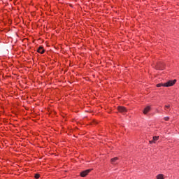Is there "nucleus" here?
I'll list each match as a JSON object with an SVG mask.
<instances>
[{
    "label": "nucleus",
    "mask_w": 179,
    "mask_h": 179,
    "mask_svg": "<svg viewBox=\"0 0 179 179\" xmlns=\"http://www.w3.org/2000/svg\"><path fill=\"white\" fill-rule=\"evenodd\" d=\"M176 82H177V80H169L166 83H159L157 85V87H162V86H164V87H170L171 86H174Z\"/></svg>",
    "instance_id": "f257e3e1"
},
{
    "label": "nucleus",
    "mask_w": 179,
    "mask_h": 179,
    "mask_svg": "<svg viewBox=\"0 0 179 179\" xmlns=\"http://www.w3.org/2000/svg\"><path fill=\"white\" fill-rule=\"evenodd\" d=\"M117 110L119 113H122V114H125V113L127 111V108H125L124 106H118Z\"/></svg>",
    "instance_id": "f03ea898"
},
{
    "label": "nucleus",
    "mask_w": 179,
    "mask_h": 179,
    "mask_svg": "<svg viewBox=\"0 0 179 179\" xmlns=\"http://www.w3.org/2000/svg\"><path fill=\"white\" fill-rule=\"evenodd\" d=\"M155 68H156V69L162 70V69H163V68H164V64H163V62H159L155 66Z\"/></svg>",
    "instance_id": "7ed1b4c3"
},
{
    "label": "nucleus",
    "mask_w": 179,
    "mask_h": 179,
    "mask_svg": "<svg viewBox=\"0 0 179 179\" xmlns=\"http://www.w3.org/2000/svg\"><path fill=\"white\" fill-rule=\"evenodd\" d=\"M92 171V169H87L85 171H83V172L80 173L81 177H86V176L88 175L89 173Z\"/></svg>",
    "instance_id": "20e7f679"
},
{
    "label": "nucleus",
    "mask_w": 179,
    "mask_h": 179,
    "mask_svg": "<svg viewBox=\"0 0 179 179\" xmlns=\"http://www.w3.org/2000/svg\"><path fill=\"white\" fill-rule=\"evenodd\" d=\"M37 51H38V52H39V54H44L45 50H44V48H43V46H40L38 48Z\"/></svg>",
    "instance_id": "39448f33"
},
{
    "label": "nucleus",
    "mask_w": 179,
    "mask_h": 179,
    "mask_svg": "<svg viewBox=\"0 0 179 179\" xmlns=\"http://www.w3.org/2000/svg\"><path fill=\"white\" fill-rule=\"evenodd\" d=\"M150 111V106H147L146 108H145V109L143 110V114L146 115Z\"/></svg>",
    "instance_id": "423d86ee"
},
{
    "label": "nucleus",
    "mask_w": 179,
    "mask_h": 179,
    "mask_svg": "<svg viewBox=\"0 0 179 179\" xmlns=\"http://www.w3.org/2000/svg\"><path fill=\"white\" fill-rule=\"evenodd\" d=\"M117 160H118V157H114L110 159V162L112 163V164H114V163H115Z\"/></svg>",
    "instance_id": "0eeeda50"
},
{
    "label": "nucleus",
    "mask_w": 179,
    "mask_h": 179,
    "mask_svg": "<svg viewBox=\"0 0 179 179\" xmlns=\"http://www.w3.org/2000/svg\"><path fill=\"white\" fill-rule=\"evenodd\" d=\"M157 179H164V176H163V174H159V175L157 176Z\"/></svg>",
    "instance_id": "6e6552de"
},
{
    "label": "nucleus",
    "mask_w": 179,
    "mask_h": 179,
    "mask_svg": "<svg viewBox=\"0 0 179 179\" xmlns=\"http://www.w3.org/2000/svg\"><path fill=\"white\" fill-rule=\"evenodd\" d=\"M152 139L156 142V141H159V136H154Z\"/></svg>",
    "instance_id": "1a4fd4ad"
},
{
    "label": "nucleus",
    "mask_w": 179,
    "mask_h": 179,
    "mask_svg": "<svg viewBox=\"0 0 179 179\" xmlns=\"http://www.w3.org/2000/svg\"><path fill=\"white\" fill-rule=\"evenodd\" d=\"M35 178L36 179L40 178V175L38 173L35 174Z\"/></svg>",
    "instance_id": "9d476101"
},
{
    "label": "nucleus",
    "mask_w": 179,
    "mask_h": 179,
    "mask_svg": "<svg viewBox=\"0 0 179 179\" xmlns=\"http://www.w3.org/2000/svg\"><path fill=\"white\" fill-rule=\"evenodd\" d=\"M169 120H170V117H164L165 121H169Z\"/></svg>",
    "instance_id": "9b49d317"
},
{
    "label": "nucleus",
    "mask_w": 179,
    "mask_h": 179,
    "mask_svg": "<svg viewBox=\"0 0 179 179\" xmlns=\"http://www.w3.org/2000/svg\"><path fill=\"white\" fill-rule=\"evenodd\" d=\"M150 143H156V141H155L153 139L152 141H150Z\"/></svg>",
    "instance_id": "f8f14e48"
},
{
    "label": "nucleus",
    "mask_w": 179,
    "mask_h": 179,
    "mask_svg": "<svg viewBox=\"0 0 179 179\" xmlns=\"http://www.w3.org/2000/svg\"><path fill=\"white\" fill-rule=\"evenodd\" d=\"M165 107H166V108H170V105H166Z\"/></svg>",
    "instance_id": "ddd939ff"
}]
</instances>
